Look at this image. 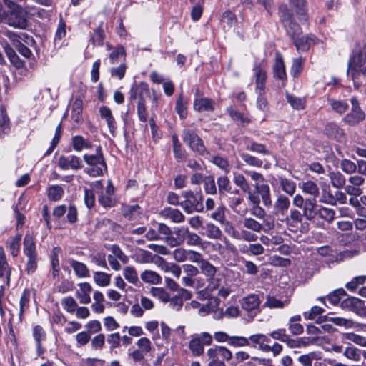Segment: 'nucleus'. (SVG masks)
<instances>
[{"instance_id":"5","label":"nucleus","mask_w":366,"mask_h":366,"mask_svg":"<svg viewBox=\"0 0 366 366\" xmlns=\"http://www.w3.org/2000/svg\"><path fill=\"white\" fill-rule=\"evenodd\" d=\"M182 139L193 152L201 156L209 154L202 139L193 130L184 129L182 132Z\"/></svg>"},{"instance_id":"16","label":"nucleus","mask_w":366,"mask_h":366,"mask_svg":"<svg viewBox=\"0 0 366 366\" xmlns=\"http://www.w3.org/2000/svg\"><path fill=\"white\" fill-rule=\"evenodd\" d=\"M99 114L102 119H104L107 122L109 132L113 137L117 129L116 120L112 113V110L107 106H102L99 108Z\"/></svg>"},{"instance_id":"45","label":"nucleus","mask_w":366,"mask_h":366,"mask_svg":"<svg viewBox=\"0 0 366 366\" xmlns=\"http://www.w3.org/2000/svg\"><path fill=\"white\" fill-rule=\"evenodd\" d=\"M93 278L95 283L100 287L108 286L111 281L110 274L102 272H94Z\"/></svg>"},{"instance_id":"18","label":"nucleus","mask_w":366,"mask_h":366,"mask_svg":"<svg viewBox=\"0 0 366 366\" xmlns=\"http://www.w3.org/2000/svg\"><path fill=\"white\" fill-rule=\"evenodd\" d=\"M207 355L209 358L218 357L220 356L223 360L229 361L232 358V352L224 346H214V347L209 348Z\"/></svg>"},{"instance_id":"33","label":"nucleus","mask_w":366,"mask_h":366,"mask_svg":"<svg viewBox=\"0 0 366 366\" xmlns=\"http://www.w3.org/2000/svg\"><path fill=\"white\" fill-rule=\"evenodd\" d=\"M300 187L304 193L312 196V198H316L320 194L319 187L313 181L307 180L303 182L302 184H300Z\"/></svg>"},{"instance_id":"59","label":"nucleus","mask_w":366,"mask_h":366,"mask_svg":"<svg viewBox=\"0 0 366 366\" xmlns=\"http://www.w3.org/2000/svg\"><path fill=\"white\" fill-rule=\"evenodd\" d=\"M326 322H330L338 326H344L345 327H351L352 326V321L340 317H324Z\"/></svg>"},{"instance_id":"10","label":"nucleus","mask_w":366,"mask_h":366,"mask_svg":"<svg viewBox=\"0 0 366 366\" xmlns=\"http://www.w3.org/2000/svg\"><path fill=\"white\" fill-rule=\"evenodd\" d=\"M340 306L342 309L348 310L360 317H366V306L358 298L353 297H347L341 302Z\"/></svg>"},{"instance_id":"29","label":"nucleus","mask_w":366,"mask_h":366,"mask_svg":"<svg viewBox=\"0 0 366 366\" xmlns=\"http://www.w3.org/2000/svg\"><path fill=\"white\" fill-rule=\"evenodd\" d=\"M71 144L74 149L76 152H81L84 149H90L92 148V143L84 139L81 135H76L72 137Z\"/></svg>"},{"instance_id":"63","label":"nucleus","mask_w":366,"mask_h":366,"mask_svg":"<svg viewBox=\"0 0 366 366\" xmlns=\"http://www.w3.org/2000/svg\"><path fill=\"white\" fill-rule=\"evenodd\" d=\"M345 338L362 347H366V337L353 332H348L344 335Z\"/></svg>"},{"instance_id":"23","label":"nucleus","mask_w":366,"mask_h":366,"mask_svg":"<svg viewBox=\"0 0 366 366\" xmlns=\"http://www.w3.org/2000/svg\"><path fill=\"white\" fill-rule=\"evenodd\" d=\"M290 206V201L288 197L283 194H280L277 197L274 209L277 214L285 215L288 211Z\"/></svg>"},{"instance_id":"12","label":"nucleus","mask_w":366,"mask_h":366,"mask_svg":"<svg viewBox=\"0 0 366 366\" xmlns=\"http://www.w3.org/2000/svg\"><path fill=\"white\" fill-rule=\"evenodd\" d=\"M58 166L64 170H78L83 164L80 157L76 155L61 156L58 159Z\"/></svg>"},{"instance_id":"14","label":"nucleus","mask_w":366,"mask_h":366,"mask_svg":"<svg viewBox=\"0 0 366 366\" xmlns=\"http://www.w3.org/2000/svg\"><path fill=\"white\" fill-rule=\"evenodd\" d=\"M296 49L299 52H305L312 44H317V39L314 35H307L301 37L296 36L292 39Z\"/></svg>"},{"instance_id":"51","label":"nucleus","mask_w":366,"mask_h":366,"mask_svg":"<svg viewBox=\"0 0 366 366\" xmlns=\"http://www.w3.org/2000/svg\"><path fill=\"white\" fill-rule=\"evenodd\" d=\"M305 59L302 57H298L294 59L291 66L290 73L293 77H297L300 76L303 70V63Z\"/></svg>"},{"instance_id":"64","label":"nucleus","mask_w":366,"mask_h":366,"mask_svg":"<svg viewBox=\"0 0 366 366\" xmlns=\"http://www.w3.org/2000/svg\"><path fill=\"white\" fill-rule=\"evenodd\" d=\"M64 194L63 189L59 185H54L49 187L48 191V197L51 200H59Z\"/></svg>"},{"instance_id":"38","label":"nucleus","mask_w":366,"mask_h":366,"mask_svg":"<svg viewBox=\"0 0 366 366\" xmlns=\"http://www.w3.org/2000/svg\"><path fill=\"white\" fill-rule=\"evenodd\" d=\"M362 355V350L352 345L347 347L343 352V355L347 359L354 362L360 361Z\"/></svg>"},{"instance_id":"32","label":"nucleus","mask_w":366,"mask_h":366,"mask_svg":"<svg viewBox=\"0 0 366 366\" xmlns=\"http://www.w3.org/2000/svg\"><path fill=\"white\" fill-rule=\"evenodd\" d=\"M335 212L332 209L320 205L316 215V219H320L330 224L335 219Z\"/></svg>"},{"instance_id":"17","label":"nucleus","mask_w":366,"mask_h":366,"mask_svg":"<svg viewBox=\"0 0 366 366\" xmlns=\"http://www.w3.org/2000/svg\"><path fill=\"white\" fill-rule=\"evenodd\" d=\"M273 75L275 79H280L282 81H285L287 80V74L283 57L279 51H277L275 54V61L273 66Z\"/></svg>"},{"instance_id":"52","label":"nucleus","mask_w":366,"mask_h":366,"mask_svg":"<svg viewBox=\"0 0 366 366\" xmlns=\"http://www.w3.org/2000/svg\"><path fill=\"white\" fill-rule=\"evenodd\" d=\"M127 65L125 61H122L118 66L112 67L110 69L111 76L121 80L124 78Z\"/></svg>"},{"instance_id":"48","label":"nucleus","mask_w":366,"mask_h":366,"mask_svg":"<svg viewBox=\"0 0 366 366\" xmlns=\"http://www.w3.org/2000/svg\"><path fill=\"white\" fill-rule=\"evenodd\" d=\"M150 294L164 303L168 302L170 300L169 292L162 287H152L150 290Z\"/></svg>"},{"instance_id":"62","label":"nucleus","mask_w":366,"mask_h":366,"mask_svg":"<svg viewBox=\"0 0 366 366\" xmlns=\"http://www.w3.org/2000/svg\"><path fill=\"white\" fill-rule=\"evenodd\" d=\"M340 167L344 172L349 174L355 173L357 171L356 164L352 161L347 159H342L340 162Z\"/></svg>"},{"instance_id":"50","label":"nucleus","mask_w":366,"mask_h":366,"mask_svg":"<svg viewBox=\"0 0 366 366\" xmlns=\"http://www.w3.org/2000/svg\"><path fill=\"white\" fill-rule=\"evenodd\" d=\"M246 149L247 150H249L252 152H255L257 154H264V155L270 154V152L266 149V147L264 144L257 143L256 142H249L246 146Z\"/></svg>"},{"instance_id":"55","label":"nucleus","mask_w":366,"mask_h":366,"mask_svg":"<svg viewBox=\"0 0 366 366\" xmlns=\"http://www.w3.org/2000/svg\"><path fill=\"white\" fill-rule=\"evenodd\" d=\"M225 210L226 207L222 204L216 209L215 212L211 214L210 217L212 219L221 224L226 223L227 224H229V222L227 221L225 218Z\"/></svg>"},{"instance_id":"58","label":"nucleus","mask_w":366,"mask_h":366,"mask_svg":"<svg viewBox=\"0 0 366 366\" xmlns=\"http://www.w3.org/2000/svg\"><path fill=\"white\" fill-rule=\"evenodd\" d=\"M221 21L224 27L227 26L228 28H231L236 24L237 18L234 13L226 11L222 14Z\"/></svg>"},{"instance_id":"15","label":"nucleus","mask_w":366,"mask_h":366,"mask_svg":"<svg viewBox=\"0 0 366 366\" xmlns=\"http://www.w3.org/2000/svg\"><path fill=\"white\" fill-rule=\"evenodd\" d=\"M106 47L107 50H111L108 56L109 63L110 64H118L119 62H122V60L125 61L127 53L123 46L119 45L113 48L110 44H107Z\"/></svg>"},{"instance_id":"46","label":"nucleus","mask_w":366,"mask_h":366,"mask_svg":"<svg viewBox=\"0 0 366 366\" xmlns=\"http://www.w3.org/2000/svg\"><path fill=\"white\" fill-rule=\"evenodd\" d=\"M217 184L218 186L219 193L222 195L225 192H230L232 186L229 178L227 176H221L217 178Z\"/></svg>"},{"instance_id":"42","label":"nucleus","mask_w":366,"mask_h":366,"mask_svg":"<svg viewBox=\"0 0 366 366\" xmlns=\"http://www.w3.org/2000/svg\"><path fill=\"white\" fill-rule=\"evenodd\" d=\"M83 102L80 99H76L71 105V118L75 122L81 119Z\"/></svg>"},{"instance_id":"30","label":"nucleus","mask_w":366,"mask_h":366,"mask_svg":"<svg viewBox=\"0 0 366 366\" xmlns=\"http://www.w3.org/2000/svg\"><path fill=\"white\" fill-rule=\"evenodd\" d=\"M256 77V91L257 92L263 93L265 87V81L267 79L266 71L259 66L254 68Z\"/></svg>"},{"instance_id":"25","label":"nucleus","mask_w":366,"mask_h":366,"mask_svg":"<svg viewBox=\"0 0 366 366\" xmlns=\"http://www.w3.org/2000/svg\"><path fill=\"white\" fill-rule=\"evenodd\" d=\"M254 188L257 192L261 196L263 204L264 206H272V199L270 197V189L267 184H258L255 183Z\"/></svg>"},{"instance_id":"4","label":"nucleus","mask_w":366,"mask_h":366,"mask_svg":"<svg viewBox=\"0 0 366 366\" xmlns=\"http://www.w3.org/2000/svg\"><path fill=\"white\" fill-rule=\"evenodd\" d=\"M279 16L287 34L292 39L296 36H299L302 32L301 28L295 21L292 13L286 5H281L280 6Z\"/></svg>"},{"instance_id":"35","label":"nucleus","mask_w":366,"mask_h":366,"mask_svg":"<svg viewBox=\"0 0 366 366\" xmlns=\"http://www.w3.org/2000/svg\"><path fill=\"white\" fill-rule=\"evenodd\" d=\"M140 277L143 282L152 285H159L162 282L161 276L154 271L145 270L141 274Z\"/></svg>"},{"instance_id":"3","label":"nucleus","mask_w":366,"mask_h":366,"mask_svg":"<svg viewBox=\"0 0 366 366\" xmlns=\"http://www.w3.org/2000/svg\"><path fill=\"white\" fill-rule=\"evenodd\" d=\"M292 204L302 209L304 213V217L308 221L316 219V215L318 208L316 198L304 199L302 195L296 194L292 199Z\"/></svg>"},{"instance_id":"21","label":"nucleus","mask_w":366,"mask_h":366,"mask_svg":"<svg viewBox=\"0 0 366 366\" xmlns=\"http://www.w3.org/2000/svg\"><path fill=\"white\" fill-rule=\"evenodd\" d=\"M80 290L76 292V297L79 298L81 304H89L91 302L89 293L92 290V285L88 282L79 284Z\"/></svg>"},{"instance_id":"53","label":"nucleus","mask_w":366,"mask_h":366,"mask_svg":"<svg viewBox=\"0 0 366 366\" xmlns=\"http://www.w3.org/2000/svg\"><path fill=\"white\" fill-rule=\"evenodd\" d=\"M30 295H31V292H30V290L28 289H25L21 294V296L20 298V302H19V305H20L19 319H20V320H21V317H22L24 310L29 307V303L30 301Z\"/></svg>"},{"instance_id":"37","label":"nucleus","mask_w":366,"mask_h":366,"mask_svg":"<svg viewBox=\"0 0 366 366\" xmlns=\"http://www.w3.org/2000/svg\"><path fill=\"white\" fill-rule=\"evenodd\" d=\"M280 187L283 192L290 196H292L296 191V184L292 180L284 177L278 179Z\"/></svg>"},{"instance_id":"31","label":"nucleus","mask_w":366,"mask_h":366,"mask_svg":"<svg viewBox=\"0 0 366 366\" xmlns=\"http://www.w3.org/2000/svg\"><path fill=\"white\" fill-rule=\"evenodd\" d=\"M173 152L175 159L178 162H182L186 159L185 150L182 148L180 142L176 134L172 136Z\"/></svg>"},{"instance_id":"40","label":"nucleus","mask_w":366,"mask_h":366,"mask_svg":"<svg viewBox=\"0 0 366 366\" xmlns=\"http://www.w3.org/2000/svg\"><path fill=\"white\" fill-rule=\"evenodd\" d=\"M124 278L131 284L137 285L139 282L136 269L132 266H127L123 269Z\"/></svg>"},{"instance_id":"6","label":"nucleus","mask_w":366,"mask_h":366,"mask_svg":"<svg viewBox=\"0 0 366 366\" xmlns=\"http://www.w3.org/2000/svg\"><path fill=\"white\" fill-rule=\"evenodd\" d=\"M1 21L10 26L20 29H26L28 24L26 12L22 8L16 11H8Z\"/></svg>"},{"instance_id":"19","label":"nucleus","mask_w":366,"mask_h":366,"mask_svg":"<svg viewBox=\"0 0 366 366\" xmlns=\"http://www.w3.org/2000/svg\"><path fill=\"white\" fill-rule=\"evenodd\" d=\"M290 4L300 21L307 20L306 0H289Z\"/></svg>"},{"instance_id":"7","label":"nucleus","mask_w":366,"mask_h":366,"mask_svg":"<svg viewBox=\"0 0 366 366\" xmlns=\"http://www.w3.org/2000/svg\"><path fill=\"white\" fill-rule=\"evenodd\" d=\"M212 336L209 332H204L192 336L189 342V348L193 355L199 356L204 353V345H210L212 343Z\"/></svg>"},{"instance_id":"57","label":"nucleus","mask_w":366,"mask_h":366,"mask_svg":"<svg viewBox=\"0 0 366 366\" xmlns=\"http://www.w3.org/2000/svg\"><path fill=\"white\" fill-rule=\"evenodd\" d=\"M199 268L201 269L202 273L208 277L209 278H212L217 269L215 267H214L212 264H210L207 260L203 259L199 264Z\"/></svg>"},{"instance_id":"9","label":"nucleus","mask_w":366,"mask_h":366,"mask_svg":"<svg viewBox=\"0 0 366 366\" xmlns=\"http://www.w3.org/2000/svg\"><path fill=\"white\" fill-rule=\"evenodd\" d=\"M351 111L345 115L343 121L350 125H355L363 121L365 118V114L361 109L359 102L356 97L351 99Z\"/></svg>"},{"instance_id":"34","label":"nucleus","mask_w":366,"mask_h":366,"mask_svg":"<svg viewBox=\"0 0 366 366\" xmlns=\"http://www.w3.org/2000/svg\"><path fill=\"white\" fill-rule=\"evenodd\" d=\"M331 184L337 189L345 188L346 179L344 175L338 171H331L328 174Z\"/></svg>"},{"instance_id":"26","label":"nucleus","mask_w":366,"mask_h":366,"mask_svg":"<svg viewBox=\"0 0 366 366\" xmlns=\"http://www.w3.org/2000/svg\"><path fill=\"white\" fill-rule=\"evenodd\" d=\"M32 335L36 345V352L38 355H41L44 353V350L41 347V342L46 339V333L40 325H36L33 328Z\"/></svg>"},{"instance_id":"1","label":"nucleus","mask_w":366,"mask_h":366,"mask_svg":"<svg viewBox=\"0 0 366 366\" xmlns=\"http://www.w3.org/2000/svg\"><path fill=\"white\" fill-rule=\"evenodd\" d=\"M95 150V154H86L83 157L86 164L90 167V168L84 169V172L92 177L102 176L104 172L107 169L102 147L100 145L97 146Z\"/></svg>"},{"instance_id":"43","label":"nucleus","mask_w":366,"mask_h":366,"mask_svg":"<svg viewBox=\"0 0 366 366\" xmlns=\"http://www.w3.org/2000/svg\"><path fill=\"white\" fill-rule=\"evenodd\" d=\"M211 162L219 169L223 170L226 174L230 172L231 166L227 158L219 155H216L212 157Z\"/></svg>"},{"instance_id":"39","label":"nucleus","mask_w":366,"mask_h":366,"mask_svg":"<svg viewBox=\"0 0 366 366\" xmlns=\"http://www.w3.org/2000/svg\"><path fill=\"white\" fill-rule=\"evenodd\" d=\"M327 102L332 109L340 114H343L349 107L345 101L337 100L333 98H328Z\"/></svg>"},{"instance_id":"41","label":"nucleus","mask_w":366,"mask_h":366,"mask_svg":"<svg viewBox=\"0 0 366 366\" xmlns=\"http://www.w3.org/2000/svg\"><path fill=\"white\" fill-rule=\"evenodd\" d=\"M187 100L181 94L176 102L175 110L181 119H184L187 116Z\"/></svg>"},{"instance_id":"24","label":"nucleus","mask_w":366,"mask_h":366,"mask_svg":"<svg viewBox=\"0 0 366 366\" xmlns=\"http://www.w3.org/2000/svg\"><path fill=\"white\" fill-rule=\"evenodd\" d=\"M260 302L258 295L252 294L244 297L241 305L244 310L252 311L258 309Z\"/></svg>"},{"instance_id":"22","label":"nucleus","mask_w":366,"mask_h":366,"mask_svg":"<svg viewBox=\"0 0 366 366\" xmlns=\"http://www.w3.org/2000/svg\"><path fill=\"white\" fill-rule=\"evenodd\" d=\"M4 277L6 278L7 285H9L11 278V267L7 262L3 247H0V277Z\"/></svg>"},{"instance_id":"8","label":"nucleus","mask_w":366,"mask_h":366,"mask_svg":"<svg viewBox=\"0 0 366 366\" xmlns=\"http://www.w3.org/2000/svg\"><path fill=\"white\" fill-rule=\"evenodd\" d=\"M366 61V48L365 46L355 49L353 55L347 64V75L355 77L357 74V69L362 67Z\"/></svg>"},{"instance_id":"2","label":"nucleus","mask_w":366,"mask_h":366,"mask_svg":"<svg viewBox=\"0 0 366 366\" xmlns=\"http://www.w3.org/2000/svg\"><path fill=\"white\" fill-rule=\"evenodd\" d=\"M184 200L182 201L181 207L187 214L194 212L200 213L204 211L203 194L201 190H186L182 192Z\"/></svg>"},{"instance_id":"60","label":"nucleus","mask_w":366,"mask_h":366,"mask_svg":"<svg viewBox=\"0 0 366 366\" xmlns=\"http://www.w3.org/2000/svg\"><path fill=\"white\" fill-rule=\"evenodd\" d=\"M240 157L248 165L254 167H261L262 166L263 162L256 157L252 156L247 153L240 154Z\"/></svg>"},{"instance_id":"56","label":"nucleus","mask_w":366,"mask_h":366,"mask_svg":"<svg viewBox=\"0 0 366 366\" xmlns=\"http://www.w3.org/2000/svg\"><path fill=\"white\" fill-rule=\"evenodd\" d=\"M242 223L244 227L254 232H259L263 228L259 222L252 218H244Z\"/></svg>"},{"instance_id":"47","label":"nucleus","mask_w":366,"mask_h":366,"mask_svg":"<svg viewBox=\"0 0 366 366\" xmlns=\"http://www.w3.org/2000/svg\"><path fill=\"white\" fill-rule=\"evenodd\" d=\"M21 235L16 234L12 237L9 240V247L11 255L15 257H17L19 252L21 245Z\"/></svg>"},{"instance_id":"54","label":"nucleus","mask_w":366,"mask_h":366,"mask_svg":"<svg viewBox=\"0 0 366 366\" xmlns=\"http://www.w3.org/2000/svg\"><path fill=\"white\" fill-rule=\"evenodd\" d=\"M286 99L293 109L300 110L305 108L304 99L295 97L289 93H286Z\"/></svg>"},{"instance_id":"36","label":"nucleus","mask_w":366,"mask_h":366,"mask_svg":"<svg viewBox=\"0 0 366 366\" xmlns=\"http://www.w3.org/2000/svg\"><path fill=\"white\" fill-rule=\"evenodd\" d=\"M204 234L212 239H219L222 235L221 229L212 223H207L203 227Z\"/></svg>"},{"instance_id":"13","label":"nucleus","mask_w":366,"mask_h":366,"mask_svg":"<svg viewBox=\"0 0 366 366\" xmlns=\"http://www.w3.org/2000/svg\"><path fill=\"white\" fill-rule=\"evenodd\" d=\"M159 215L176 224H180L185 221V216L179 209L170 207H166L162 209L159 212Z\"/></svg>"},{"instance_id":"20","label":"nucleus","mask_w":366,"mask_h":366,"mask_svg":"<svg viewBox=\"0 0 366 366\" xmlns=\"http://www.w3.org/2000/svg\"><path fill=\"white\" fill-rule=\"evenodd\" d=\"M194 109L199 112H213L214 110V102L209 98H198L194 102Z\"/></svg>"},{"instance_id":"44","label":"nucleus","mask_w":366,"mask_h":366,"mask_svg":"<svg viewBox=\"0 0 366 366\" xmlns=\"http://www.w3.org/2000/svg\"><path fill=\"white\" fill-rule=\"evenodd\" d=\"M233 182L244 192L249 193L251 192L250 186L243 174L234 173Z\"/></svg>"},{"instance_id":"27","label":"nucleus","mask_w":366,"mask_h":366,"mask_svg":"<svg viewBox=\"0 0 366 366\" xmlns=\"http://www.w3.org/2000/svg\"><path fill=\"white\" fill-rule=\"evenodd\" d=\"M23 252L27 257H37L35 242L33 237L29 234H26L24 239Z\"/></svg>"},{"instance_id":"61","label":"nucleus","mask_w":366,"mask_h":366,"mask_svg":"<svg viewBox=\"0 0 366 366\" xmlns=\"http://www.w3.org/2000/svg\"><path fill=\"white\" fill-rule=\"evenodd\" d=\"M63 308L69 313H74L77 309V302L72 297H66L62 299Z\"/></svg>"},{"instance_id":"28","label":"nucleus","mask_w":366,"mask_h":366,"mask_svg":"<svg viewBox=\"0 0 366 366\" xmlns=\"http://www.w3.org/2000/svg\"><path fill=\"white\" fill-rule=\"evenodd\" d=\"M69 263L77 277L81 278L90 277L89 270L85 264L74 259H69Z\"/></svg>"},{"instance_id":"49","label":"nucleus","mask_w":366,"mask_h":366,"mask_svg":"<svg viewBox=\"0 0 366 366\" xmlns=\"http://www.w3.org/2000/svg\"><path fill=\"white\" fill-rule=\"evenodd\" d=\"M289 302V299H286L284 301H281L273 296L268 295L267 297V301L265 302L264 306L269 308H283Z\"/></svg>"},{"instance_id":"11","label":"nucleus","mask_w":366,"mask_h":366,"mask_svg":"<svg viewBox=\"0 0 366 366\" xmlns=\"http://www.w3.org/2000/svg\"><path fill=\"white\" fill-rule=\"evenodd\" d=\"M349 184L345 187V192L354 197L360 196L363 193L361 186L365 184V179L360 174H355L350 177Z\"/></svg>"}]
</instances>
